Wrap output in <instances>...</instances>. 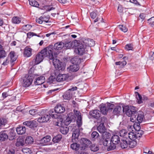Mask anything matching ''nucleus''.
<instances>
[{
  "instance_id": "nucleus-34",
  "label": "nucleus",
  "mask_w": 154,
  "mask_h": 154,
  "mask_svg": "<svg viewBox=\"0 0 154 154\" xmlns=\"http://www.w3.org/2000/svg\"><path fill=\"white\" fill-rule=\"evenodd\" d=\"M71 61L73 64L79 65L81 63V60L80 58L78 57H75L71 59Z\"/></svg>"
},
{
  "instance_id": "nucleus-56",
  "label": "nucleus",
  "mask_w": 154,
  "mask_h": 154,
  "mask_svg": "<svg viewBox=\"0 0 154 154\" xmlns=\"http://www.w3.org/2000/svg\"><path fill=\"white\" fill-rule=\"evenodd\" d=\"M55 80V78L54 76H50L48 80V82L50 84L53 83L54 82Z\"/></svg>"
},
{
  "instance_id": "nucleus-3",
  "label": "nucleus",
  "mask_w": 154,
  "mask_h": 154,
  "mask_svg": "<svg viewBox=\"0 0 154 154\" xmlns=\"http://www.w3.org/2000/svg\"><path fill=\"white\" fill-rule=\"evenodd\" d=\"M17 59L15 56V53L14 51H11L8 55L6 59L5 60L2 65L5 66L7 65L10 62L11 64Z\"/></svg>"
},
{
  "instance_id": "nucleus-63",
  "label": "nucleus",
  "mask_w": 154,
  "mask_h": 154,
  "mask_svg": "<svg viewBox=\"0 0 154 154\" xmlns=\"http://www.w3.org/2000/svg\"><path fill=\"white\" fill-rule=\"evenodd\" d=\"M146 17V15L143 13L141 14L139 17V20L141 19V21H143L145 19Z\"/></svg>"
},
{
  "instance_id": "nucleus-51",
  "label": "nucleus",
  "mask_w": 154,
  "mask_h": 154,
  "mask_svg": "<svg viewBox=\"0 0 154 154\" xmlns=\"http://www.w3.org/2000/svg\"><path fill=\"white\" fill-rule=\"evenodd\" d=\"M7 56L6 52L5 50H0V59L5 57Z\"/></svg>"
},
{
  "instance_id": "nucleus-36",
  "label": "nucleus",
  "mask_w": 154,
  "mask_h": 154,
  "mask_svg": "<svg viewBox=\"0 0 154 154\" xmlns=\"http://www.w3.org/2000/svg\"><path fill=\"white\" fill-rule=\"evenodd\" d=\"M128 133L126 129H123L120 130L119 132V134L120 136L123 137V138H128L127 136Z\"/></svg>"
},
{
  "instance_id": "nucleus-50",
  "label": "nucleus",
  "mask_w": 154,
  "mask_h": 154,
  "mask_svg": "<svg viewBox=\"0 0 154 154\" xmlns=\"http://www.w3.org/2000/svg\"><path fill=\"white\" fill-rule=\"evenodd\" d=\"M116 65H120L122 67H124L127 64V62L126 61L124 60L122 62L119 61L116 62Z\"/></svg>"
},
{
  "instance_id": "nucleus-60",
  "label": "nucleus",
  "mask_w": 154,
  "mask_h": 154,
  "mask_svg": "<svg viewBox=\"0 0 154 154\" xmlns=\"http://www.w3.org/2000/svg\"><path fill=\"white\" fill-rule=\"evenodd\" d=\"M106 104V106L108 110L113 109L114 106V105L113 104H112L108 102H107Z\"/></svg>"
},
{
  "instance_id": "nucleus-1",
  "label": "nucleus",
  "mask_w": 154,
  "mask_h": 154,
  "mask_svg": "<svg viewBox=\"0 0 154 154\" xmlns=\"http://www.w3.org/2000/svg\"><path fill=\"white\" fill-rule=\"evenodd\" d=\"M53 46L50 45L42 50L40 53L36 55L35 58V64H37L40 63L42 61L44 58L46 57L50 60H52L53 58Z\"/></svg>"
},
{
  "instance_id": "nucleus-14",
  "label": "nucleus",
  "mask_w": 154,
  "mask_h": 154,
  "mask_svg": "<svg viewBox=\"0 0 154 154\" xmlns=\"http://www.w3.org/2000/svg\"><path fill=\"white\" fill-rule=\"evenodd\" d=\"M23 124L31 128L36 127L37 125V122L33 120L25 122H23Z\"/></svg>"
},
{
  "instance_id": "nucleus-61",
  "label": "nucleus",
  "mask_w": 154,
  "mask_h": 154,
  "mask_svg": "<svg viewBox=\"0 0 154 154\" xmlns=\"http://www.w3.org/2000/svg\"><path fill=\"white\" fill-rule=\"evenodd\" d=\"M42 19L43 22H45V23H48L50 22L49 21L50 19V17L49 16L48 17L46 16L42 17Z\"/></svg>"
},
{
  "instance_id": "nucleus-40",
  "label": "nucleus",
  "mask_w": 154,
  "mask_h": 154,
  "mask_svg": "<svg viewBox=\"0 0 154 154\" xmlns=\"http://www.w3.org/2000/svg\"><path fill=\"white\" fill-rule=\"evenodd\" d=\"M62 138V136L61 135L58 134L53 138L52 140L54 143H57L60 141Z\"/></svg>"
},
{
  "instance_id": "nucleus-4",
  "label": "nucleus",
  "mask_w": 154,
  "mask_h": 154,
  "mask_svg": "<svg viewBox=\"0 0 154 154\" xmlns=\"http://www.w3.org/2000/svg\"><path fill=\"white\" fill-rule=\"evenodd\" d=\"M33 78L32 75L28 74L25 75L22 78L23 86L25 87L29 86L33 81Z\"/></svg>"
},
{
  "instance_id": "nucleus-48",
  "label": "nucleus",
  "mask_w": 154,
  "mask_h": 154,
  "mask_svg": "<svg viewBox=\"0 0 154 154\" xmlns=\"http://www.w3.org/2000/svg\"><path fill=\"white\" fill-rule=\"evenodd\" d=\"M22 151L24 154H30L32 153L30 149L27 148H23L22 149Z\"/></svg>"
},
{
  "instance_id": "nucleus-6",
  "label": "nucleus",
  "mask_w": 154,
  "mask_h": 154,
  "mask_svg": "<svg viewBox=\"0 0 154 154\" xmlns=\"http://www.w3.org/2000/svg\"><path fill=\"white\" fill-rule=\"evenodd\" d=\"M143 134V131H140L139 132L135 133L130 132L128 133V139L129 138L130 140H135L136 139H139Z\"/></svg>"
},
{
  "instance_id": "nucleus-30",
  "label": "nucleus",
  "mask_w": 154,
  "mask_h": 154,
  "mask_svg": "<svg viewBox=\"0 0 154 154\" xmlns=\"http://www.w3.org/2000/svg\"><path fill=\"white\" fill-rule=\"evenodd\" d=\"M67 77L66 74H59L57 77L56 80L57 82H61L66 80Z\"/></svg>"
},
{
  "instance_id": "nucleus-2",
  "label": "nucleus",
  "mask_w": 154,
  "mask_h": 154,
  "mask_svg": "<svg viewBox=\"0 0 154 154\" xmlns=\"http://www.w3.org/2000/svg\"><path fill=\"white\" fill-rule=\"evenodd\" d=\"M80 134V130L79 128L74 129L72 136V140L73 142H76L78 140ZM71 148L74 150L78 151L79 149H81V145L76 143H74L70 145Z\"/></svg>"
},
{
  "instance_id": "nucleus-23",
  "label": "nucleus",
  "mask_w": 154,
  "mask_h": 154,
  "mask_svg": "<svg viewBox=\"0 0 154 154\" xmlns=\"http://www.w3.org/2000/svg\"><path fill=\"white\" fill-rule=\"evenodd\" d=\"M45 78L43 76H41L38 77L36 79L34 83L36 85H38L42 84L45 82Z\"/></svg>"
},
{
  "instance_id": "nucleus-28",
  "label": "nucleus",
  "mask_w": 154,
  "mask_h": 154,
  "mask_svg": "<svg viewBox=\"0 0 154 154\" xmlns=\"http://www.w3.org/2000/svg\"><path fill=\"white\" fill-rule=\"evenodd\" d=\"M8 136L5 131H2L0 133V141H4L7 139Z\"/></svg>"
},
{
  "instance_id": "nucleus-13",
  "label": "nucleus",
  "mask_w": 154,
  "mask_h": 154,
  "mask_svg": "<svg viewBox=\"0 0 154 154\" xmlns=\"http://www.w3.org/2000/svg\"><path fill=\"white\" fill-rule=\"evenodd\" d=\"M50 118V115L47 113L44 114L38 118L37 121L39 122H47L48 121Z\"/></svg>"
},
{
  "instance_id": "nucleus-46",
  "label": "nucleus",
  "mask_w": 154,
  "mask_h": 154,
  "mask_svg": "<svg viewBox=\"0 0 154 154\" xmlns=\"http://www.w3.org/2000/svg\"><path fill=\"white\" fill-rule=\"evenodd\" d=\"M29 3L30 5L36 7H38L39 5L38 3L34 0L29 1Z\"/></svg>"
},
{
  "instance_id": "nucleus-45",
  "label": "nucleus",
  "mask_w": 154,
  "mask_h": 154,
  "mask_svg": "<svg viewBox=\"0 0 154 154\" xmlns=\"http://www.w3.org/2000/svg\"><path fill=\"white\" fill-rule=\"evenodd\" d=\"M98 123H100V124H104V123L107 122V119L104 116L101 117L100 119H97Z\"/></svg>"
},
{
  "instance_id": "nucleus-57",
  "label": "nucleus",
  "mask_w": 154,
  "mask_h": 154,
  "mask_svg": "<svg viewBox=\"0 0 154 154\" xmlns=\"http://www.w3.org/2000/svg\"><path fill=\"white\" fill-rule=\"evenodd\" d=\"M78 88L75 86H71V88L69 89L68 90H69L70 92H72L73 94H74L75 92V91H76Z\"/></svg>"
},
{
  "instance_id": "nucleus-27",
  "label": "nucleus",
  "mask_w": 154,
  "mask_h": 154,
  "mask_svg": "<svg viewBox=\"0 0 154 154\" xmlns=\"http://www.w3.org/2000/svg\"><path fill=\"white\" fill-rule=\"evenodd\" d=\"M64 47V44L63 42H58L55 43L54 46V48L55 50H61Z\"/></svg>"
},
{
  "instance_id": "nucleus-42",
  "label": "nucleus",
  "mask_w": 154,
  "mask_h": 154,
  "mask_svg": "<svg viewBox=\"0 0 154 154\" xmlns=\"http://www.w3.org/2000/svg\"><path fill=\"white\" fill-rule=\"evenodd\" d=\"M33 142V139L31 136H29L26 137L25 140V142L27 144H31Z\"/></svg>"
},
{
  "instance_id": "nucleus-15",
  "label": "nucleus",
  "mask_w": 154,
  "mask_h": 154,
  "mask_svg": "<svg viewBox=\"0 0 154 154\" xmlns=\"http://www.w3.org/2000/svg\"><path fill=\"white\" fill-rule=\"evenodd\" d=\"M81 114V113L77 111H76L75 112V115L77 117L76 123L78 128L80 127L82 125V118Z\"/></svg>"
},
{
  "instance_id": "nucleus-25",
  "label": "nucleus",
  "mask_w": 154,
  "mask_h": 154,
  "mask_svg": "<svg viewBox=\"0 0 154 154\" xmlns=\"http://www.w3.org/2000/svg\"><path fill=\"white\" fill-rule=\"evenodd\" d=\"M122 109L120 106H117L114 108L113 111V114L114 115H119L122 112Z\"/></svg>"
},
{
  "instance_id": "nucleus-59",
  "label": "nucleus",
  "mask_w": 154,
  "mask_h": 154,
  "mask_svg": "<svg viewBox=\"0 0 154 154\" xmlns=\"http://www.w3.org/2000/svg\"><path fill=\"white\" fill-rule=\"evenodd\" d=\"M130 116L131 117L130 120L131 122H134L137 121L136 115H133Z\"/></svg>"
},
{
  "instance_id": "nucleus-38",
  "label": "nucleus",
  "mask_w": 154,
  "mask_h": 154,
  "mask_svg": "<svg viewBox=\"0 0 154 154\" xmlns=\"http://www.w3.org/2000/svg\"><path fill=\"white\" fill-rule=\"evenodd\" d=\"M137 144V142L135 140H130L128 141V147L133 148L135 147Z\"/></svg>"
},
{
  "instance_id": "nucleus-19",
  "label": "nucleus",
  "mask_w": 154,
  "mask_h": 154,
  "mask_svg": "<svg viewBox=\"0 0 154 154\" xmlns=\"http://www.w3.org/2000/svg\"><path fill=\"white\" fill-rule=\"evenodd\" d=\"M79 69V66L78 65L73 64L70 66L67 69L69 72H75L77 71Z\"/></svg>"
},
{
  "instance_id": "nucleus-11",
  "label": "nucleus",
  "mask_w": 154,
  "mask_h": 154,
  "mask_svg": "<svg viewBox=\"0 0 154 154\" xmlns=\"http://www.w3.org/2000/svg\"><path fill=\"white\" fill-rule=\"evenodd\" d=\"M60 122L59 121L57 122V124L56 125L61 126L60 129V131L63 134H66L69 132V128L65 126H62V122L63 121L62 119H60Z\"/></svg>"
},
{
  "instance_id": "nucleus-24",
  "label": "nucleus",
  "mask_w": 154,
  "mask_h": 154,
  "mask_svg": "<svg viewBox=\"0 0 154 154\" xmlns=\"http://www.w3.org/2000/svg\"><path fill=\"white\" fill-rule=\"evenodd\" d=\"M26 129L24 126H19L16 128V131L19 134H23L25 133Z\"/></svg>"
},
{
  "instance_id": "nucleus-21",
  "label": "nucleus",
  "mask_w": 154,
  "mask_h": 154,
  "mask_svg": "<svg viewBox=\"0 0 154 154\" xmlns=\"http://www.w3.org/2000/svg\"><path fill=\"white\" fill-rule=\"evenodd\" d=\"M128 138H123L121 140L120 143V146L123 149H125L127 148L128 146Z\"/></svg>"
},
{
  "instance_id": "nucleus-5",
  "label": "nucleus",
  "mask_w": 154,
  "mask_h": 154,
  "mask_svg": "<svg viewBox=\"0 0 154 154\" xmlns=\"http://www.w3.org/2000/svg\"><path fill=\"white\" fill-rule=\"evenodd\" d=\"M52 60L53 64L57 69L62 71L64 70L65 65L63 63L57 59H54V57Z\"/></svg>"
},
{
  "instance_id": "nucleus-37",
  "label": "nucleus",
  "mask_w": 154,
  "mask_h": 154,
  "mask_svg": "<svg viewBox=\"0 0 154 154\" xmlns=\"http://www.w3.org/2000/svg\"><path fill=\"white\" fill-rule=\"evenodd\" d=\"M140 124L139 122L137 123L136 125L135 124H134L133 126H129L128 127V129L130 131L131 130L130 129H131L132 128L134 127V129H135L137 131V132H139V131H140Z\"/></svg>"
},
{
  "instance_id": "nucleus-35",
  "label": "nucleus",
  "mask_w": 154,
  "mask_h": 154,
  "mask_svg": "<svg viewBox=\"0 0 154 154\" xmlns=\"http://www.w3.org/2000/svg\"><path fill=\"white\" fill-rule=\"evenodd\" d=\"M63 42L64 47H66V49H69L72 46V43L69 40L66 39Z\"/></svg>"
},
{
  "instance_id": "nucleus-58",
  "label": "nucleus",
  "mask_w": 154,
  "mask_h": 154,
  "mask_svg": "<svg viewBox=\"0 0 154 154\" xmlns=\"http://www.w3.org/2000/svg\"><path fill=\"white\" fill-rule=\"evenodd\" d=\"M99 136V134L97 131H93L91 134V137L95 139L97 138Z\"/></svg>"
},
{
  "instance_id": "nucleus-9",
  "label": "nucleus",
  "mask_w": 154,
  "mask_h": 154,
  "mask_svg": "<svg viewBox=\"0 0 154 154\" xmlns=\"http://www.w3.org/2000/svg\"><path fill=\"white\" fill-rule=\"evenodd\" d=\"M82 43L84 45L85 47H90L93 46L95 45V42L92 39L88 38H84L82 39Z\"/></svg>"
},
{
  "instance_id": "nucleus-18",
  "label": "nucleus",
  "mask_w": 154,
  "mask_h": 154,
  "mask_svg": "<svg viewBox=\"0 0 154 154\" xmlns=\"http://www.w3.org/2000/svg\"><path fill=\"white\" fill-rule=\"evenodd\" d=\"M54 111L56 113H61L65 111V108L60 104H57L55 107Z\"/></svg>"
},
{
  "instance_id": "nucleus-41",
  "label": "nucleus",
  "mask_w": 154,
  "mask_h": 154,
  "mask_svg": "<svg viewBox=\"0 0 154 154\" xmlns=\"http://www.w3.org/2000/svg\"><path fill=\"white\" fill-rule=\"evenodd\" d=\"M89 147L91 150L93 152H96L99 149L98 146L95 144H90Z\"/></svg>"
},
{
  "instance_id": "nucleus-16",
  "label": "nucleus",
  "mask_w": 154,
  "mask_h": 154,
  "mask_svg": "<svg viewBox=\"0 0 154 154\" xmlns=\"http://www.w3.org/2000/svg\"><path fill=\"white\" fill-rule=\"evenodd\" d=\"M90 115L93 117L98 119L100 116V113L98 110H92L90 112Z\"/></svg>"
},
{
  "instance_id": "nucleus-29",
  "label": "nucleus",
  "mask_w": 154,
  "mask_h": 154,
  "mask_svg": "<svg viewBox=\"0 0 154 154\" xmlns=\"http://www.w3.org/2000/svg\"><path fill=\"white\" fill-rule=\"evenodd\" d=\"M111 142L115 144H118L120 142V138L116 135H113L110 139Z\"/></svg>"
},
{
  "instance_id": "nucleus-17",
  "label": "nucleus",
  "mask_w": 154,
  "mask_h": 154,
  "mask_svg": "<svg viewBox=\"0 0 154 154\" xmlns=\"http://www.w3.org/2000/svg\"><path fill=\"white\" fill-rule=\"evenodd\" d=\"M136 115L137 116L136 117L137 121L139 123L142 122L144 119V113L142 111H139L137 112Z\"/></svg>"
},
{
  "instance_id": "nucleus-32",
  "label": "nucleus",
  "mask_w": 154,
  "mask_h": 154,
  "mask_svg": "<svg viewBox=\"0 0 154 154\" xmlns=\"http://www.w3.org/2000/svg\"><path fill=\"white\" fill-rule=\"evenodd\" d=\"M98 131L100 133L104 134L106 132V129L104 125L103 124H100L97 127Z\"/></svg>"
},
{
  "instance_id": "nucleus-62",
  "label": "nucleus",
  "mask_w": 154,
  "mask_h": 154,
  "mask_svg": "<svg viewBox=\"0 0 154 154\" xmlns=\"http://www.w3.org/2000/svg\"><path fill=\"white\" fill-rule=\"evenodd\" d=\"M5 151L6 152L7 154H14L15 153V150L12 149H9L8 151L5 150Z\"/></svg>"
},
{
  "instance_id": "nucleus-8",
  "label": "nucleus",
  "mask_w": 154,
  "mask_h": 154,
  "mask_svg": "<svg viewBox=\"0 0 154 154\" xmlns=\"http://www.w3.org/2000/svg\"><path fill=\"white\" fill-rule=\"evenodd\" d=\"M86 49V47L82 43L78 45L77 48L75 49V51L77 54L82 55L85 53Z\"/></svg>"
},
{
  "instance_id": "nucleus-43",
  "label": "nucleus",
  "mask_w": 154,
  "mask_h": 154,
  "mask_svg": "<svg viewBox=\"0 0 154 154\" xmlns=\"http://www.w3.org/2000/svg\"><path fill=\"white\" fill-rule=\"evenodd\" d=\"M116 144H114L113 143L110 142L109 143V144L108 146L107 150L108 151L113 150L115 149L116 148Z\"/></svg>"
},
{
  "instance_id": "nucleus-39",
  "label": "nucleus",
  "mask_w": 154,
  "mask_h": 154,
  "mask_svg": "<svg viewBox=\"0 0 154 154\" xmlns=\"http://www.w3.org/2000/svg\"><path fill=\"white\" fill-rule=\"evenodd\" d=\"M21 19L18 17H14L12 19L11 21L13 23L15 24H18L21 21Z\"/></svg>"
},
{
  "instance_id": "nucleus-64",
  "label": "nucleus",
  "mask_w": 154,
  "mask_h": 154,
  "mask_svg": "<svg viewBox=\"0 0 154 154\" xmlns=\"http://www.w3.org/2000/svg\"><path fill=\"white\" fill-rule=\"evenodd\" d=\"M130 2L134 3V4L139 6H140L141 5L138 2L137 0H130Z\"/></svg>"
},
{
  "instance_id": "nucleus-44",
  "label": "nucleus",
  "mask_w": 154,
  "mask_h": 154,
  "mask_svg": "<svg viewBox=\"0 0 154 154\" xmlns=\"http://www.w3.org/2000/svg\"><path fill=\"white\" fill-rule=\"evenodd\" d=\"M56 112L54 110L52 109L49 111V113L48 114L50 115V117L51 116L52 118H57V115L54 114V113H55Z\"/></svg>"
},
{
  "instance_id": "nucleus-26",
  "label": "nucleus",
  "mask_w": 154,
  "mask_h": 154,
  "mask_svg": "<svg viewBox=\"0 0 154 154\" xmlns=\"http://www.w3.org/2000/svg\"><path fill=\"white\" fill-rule=\"evenodd\" d=\"M122 110L123 112H125L126 115L128 116H130L133 115V112L131 110L130 108L128 106H125L123 107Z\"/></svg>"
},
{
  "instance_id": "nucleus-52",
  "label": "nucleus",
  "mask_w": 154,
  "mask_h": 154,
  "mask_svg": "<svg viewBox=\"0 0 154 154\" xmlns=\"http://www.w3.org/2000/svg\"><path fill=\"white\" fill-rule=\"evenodd\" d=\"M148 23L152 27L154 26V17H152L148 20Z\"/></svg>"
},
{
  "instance_id": "nucleus-54",
  "label": "nucleus",
  "mask_w": 154,
  "mask_h": 154,
  "mask_svg": "<svg viewBox=\"0 0 154 154\" xmlns=\"http://www.w3.org/2000/svg\"><path fill=\"white\" fill-rule=\"evenodd\" d=\"M119 29L124 32H126L128 31V29L125 26L123 25H119Z\"/></svg>"
},
{
  "instance_id": "nucleus-7",
  "label": "nucleus",
  "mask_w": 154,
  "mask_h": 154,
  "mask_svg": "<svg viewBox=\"0 0 154 154\" xmlns=\"http://www.w3.org/2000/svg\"><path fill=\"white\" fill-rule=\"evenodd\" d=\"M80 143L81 144V150H84L89 147L91 143V141L89 140L84 138L81 139Z\"/></svg>"
},
{
  "instance_id": "nucleus-55",
  "label": "nucleus",
  "mask_w": 154,
  "mask_h": 154,
  "mask_svg": "<svg viewBox=\"0 0 154 154\" xmlns=\"http://www.w3.org/2000/svg\"><path fill=\"white\" fill-rule=\"evenodd\" d=\"M125 48L128 51L132 50L133 49V45L131 44H127L125 46Z\"/></svg>"
},
{
  "instance_id": "nucleus-33",
  "label": "nucleus",
  "mask_w": 154,
  "mask_h": 154,
  "mask_svg": "<svg viewBox=\"0 0 154 154\" xmlns=\"http://www.w3.org/2000/svg\"><path fill=\"white\" fill-rule=\"evenodd\" d=\"M100 110L101 112L104 114L106 115L108 110L106 104H102L100 105Z\"/></svg>"
},
{
  "instance_id": "nucleus-20",
  "label": "nucleus",
  "mask_w": 154,
  "mask_h": 154,
  "mask_svg": "<svg viewBox=\"0 0 154 154\" xmlns=\"http://www.w3.org/2000/svg\"><path fill=\"white\" fill-rule=\"evenodd\" d=\"M32 50L28 47H26L24 51V56L26 57H29L31 56L32 55Z\"/></svg>"
},
{
  "instance_id": "nucleus-12",
  "label": "nucleus",
  "mask_w": 154,
  "mask_h": 154,
  "mask_svg": "<svg viewBox=\"0 0 154 154\" xmlns=\"http://www.w3.org/2000/svg\"><path fill=\"white\" fill-rule=\"evenodd\" d=\"M51 139V137L49 136H47L43 137L37 143L38 144H41L42 145H45L50 141Z\"/></svg>"
},
{
  "instance_id": "nucleus-10",
  "label": "nucleus",
  "mask_w": 154,
  "mask_h": 154,
  "mask_svg": "<svg viewBox=\"0 0 154 154\" xmlns=\"http://www.w3.org/2000/svg\"><path fill=\"white\" fill-rule=\"evenodd\" d=\"M106 133L107 134V136H105L103 134V138L100 139V142L103 143L104 146H108L109 144V143L111 142L110 139V134L109 133H107L106 132Z\"/></svg>"
},
{
  "instance_id": "nucleus-53",
  "label": "nucleus",
  "mask_w": 154,
  "mask_h": 154,
  "mask_svg": "<svg viewBox=\"0 0 154 154\" xmlns=\"http://www.w3.org/2000/svg\"><path fill=\"white\" fill-rule=\"evenodd\" d=\"M16 136V134L15 133L10 132L8 136V138L10 140H12L14 139Z\"/></svg>"
},
{
  "instance_id": "nucleus-31",
  "label": "nucleus",
  "mask_w": 154,
  "mask_h": 154,
  "mask_svg": "<svg viewBox=\"0 0 154 154\" xmlns=\"http://www.w3.org/2000/svg\"><path fill=\"white\" fill-rule=\"evenodd\" d=\"M135 94L137 99V100L138 103L139 104H141L143 103V99H142L141 95L137 92L135 93ZM143 98H144L143 100H146L148 99L147 97H143Z\"/></svg>"
},
{
  "instance_id": "nucleus-47",
  "label": "nucleus",
  "mask_w": 154,
  "mask_h": 154,
  "mask_svg": "<svg viewBox=\"0 0 154 154\" xmlns=\"http://www.w3.org/2000/svg\"><path fill=\"white\" fill-rule=\"evenodd\" d=\"M7 122V120L5 118H0V128L3 126H4L6 125Z\"/></svg>"
},
{
  "instance_id": "nucleus-22",
  "label": "nucleus",
  "mask_w": 154,
  "mask_h": 154,
  "mask_svg": "<svg viewBox=\"0 0 154 154\" xmlns=\"http://www.w3.org/2000/svg\"><path fill=\"white\" fill-rule=\"evenodd\" d=\"M69 90H67L63 96V98L66 100H70L72 97L73 94L72 92L69 91Z\"/></svg>"
},
{
  "instance_id": "nucleus-49",
  "label": "nucleus",
  "mask_w": 154,
  "mask_h": 154,
  "mask_svg": "<svg viewBox=\"0 0 154 154\" xmlns=\"http://www.w3.org/2000/svg\"><path fill=\"white\" fill-rule=\"evenodd\" d=\"M129 107L130 108L132 112H133V115H136L137 114V109L135 107L132 106H129Z\"/></svg>"
}]
</instances>
